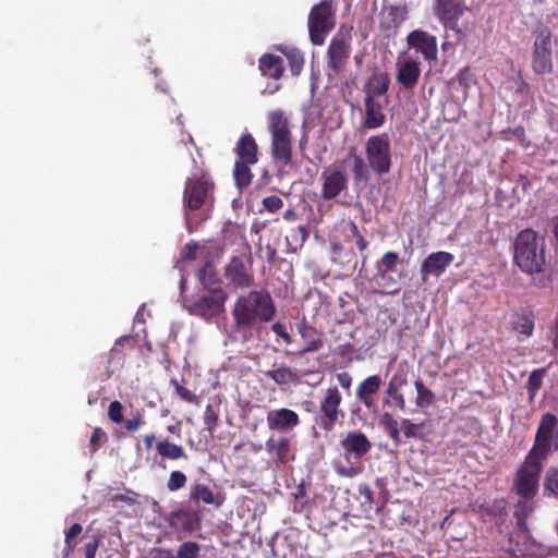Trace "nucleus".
<instances>
[{
  "instance_id": "f257e3e1",
  "label": "nucleus",
  "mask_w": 558,
  "mask_h": 558,
  "mask_svg": "<svg viewBox=\"0 0 558 558\" xmlns=\"http://www.w3.org/2000/svg\"><path fill=\"white\" fill-rule=\"evenodd\" d=\"M277 313L276 304L267 290H251L239 296L232 308L234 326L239 330L252 329L271 322Z\"/></svg>"
},
{
  "instance_id": "f03ea898",
  "label": "nucleus",
  "mask_w": 558,
  "mask_h": 558,
  "mask_svg": "<svg viewBox=\"0 0 558 558\" xmlns=\"http://www.w3.org/2000/svg\"><path fill=\"white\" fill-rule=\"evenodd\" d=\"M215 183L207 173L186 179L183 204L185 208L186 228L194 232L202 221L208 218L207 210L213 207Z\"/></svg>"
},
{
  "instance_id": "7ed1b4c3",
  "label": "nucleus",
  "mask_w": 558,
  "mask_h": 558,
  "mask_svg": "<svg viewBox=\"0 0 558 558\" xmlns=\"http://www.w3.org/2000/svg\"><path fill=\"white\" fill-rule=\"evenodd\" d=\"M270 134V155L279 170L293 166L292 132L290 119L282 109H275L267 114Z\"/></svg>"
},
{
  "instance_id": "20e7f679",
  "label": "nucleus",
  "mask_w": 558,
  "mask_h": 558,
  "mask_svg": "<svg viewBox=\"0 0 558 558\" xmlns=\"http://www.w3.org/2000/svg\"><path fill=\"white\" fill-rule=\"evenodd\" d=\"M514 262L527 274L539 272L545 265L544 240L532 229L518 233L514 241Z\"/></svg>"
},
{
  "instance_id": "39448f33",
  "label": "nucleus",
  "mask_w": 558,
  "mask_h": 558,
  "mask_svg": "<svg viewBox=\"0 0 558 558\" xmlns=\"http://www.w3.org/2000/svg\"><path fill=\"white\" fill-rule=\"evenodd\" d=\"M337 4L333 0H322L314 4L307 16V28L313 45H324L326 37L336 27Z\"/></svg>"
},
{
  "instance_id": "423d86ee",
  "label": "nucleus",
  "mask_w": 558,
  "mask_h": 558,
  "mask_svg": "<svg viewBox=\"0 0 558 558\" xmlns=\"http://www.w3.org/2000/svg\"><path fill=\"white\" fill-rule=\"evenodd\" d=\"M227 300V291L222 287H218L217 289L198 293L189 305H185V308L191 315L197 316L205 322H210L225 312Z\"/></svg>"
},
{
  "instance_id": "0eeeda50",
  "label": "nucleus",
  "mask_w": 558,
  "mask_h": 558,
  "mask_svg": "<svg viewBox=\"0 0 558 558\" xmlns=\"http://www.w3.org/2000/svg\"><path fill=\"white\" fill-rule=\"evenodd\" d=\"M368 167L377 175L390 172L392 167L391 143L387 133L372 135L365 143Z\"/></svg>"
},
{
  "instance_id": "6e6552de",
  "label": "nucleus",
  "mask_w": 558,
  "mask_h": 558,
  "mask_svg": "<svg viewBox=\"0 0 558 558\" xmlns=\"http://www.w3.org/2000/svg\"><path fill=\"white\" fill-rule=\"evenodd\" d=\"M223 277L234 289H247L254 286L253 257L248 245H246V253L233 256L225 266Z\"/></svg>"
},
{
  "instance_id": "1a4fd4ad",
  "label": "nucleus",
  "mask_w": 558,
  "mask_h": 558,
  "mask_svg": "<svg viewBox=\"0 0 558 558\" xmlns=\"http://www.w3.org/2000/svg\"><path fill=\"white\" fill-rule=\"evenodd\" d=\"M551 38L553 33L548 26L538 27L534 32L531 66L536 74L546 75L554 70Z\"/></svg>"
},
{
  "instance_id": "9d476101",
  "label": "nucleus",
  "mask_w": 558,
  "mask_h": 558,
  "mask_svg": "<svg viewBox=\"0 0 558 558\" xmlns=\"http://www.w3.org/2000/svg\"><path fill=\"white\" fill-rule=\"evenodd\" d=\"M542 468V459L527 453L514 480V489L521 498L536 495Z\"/></svg>"
},
{
  "instance_id": "9b49d317",
  "label": "nucleus",
  "mask_w": 558,
  "mask_h": 558,
  "mask_svg": "<svg viewBox=\"0 0 558 558\" xmlns=\"http://www.w3.org/2000/svg\"><path fill=\"white\" fill-rule=\"evenodd\" d=\"M342 396L337 387H329L325 390L319 401L320 415L316 418V423L323 430H332L340 418L344 416V412L340 408Z\"/></svg>"
},
{
  "instance_id": "f8f14e48",
  "label": "nucleus",
  "mask_w": 558,
  "mask_h": 558,
  "mask_svg": "<svg viewBox=\"0 0 558 558\" xmlns=\"http://www.w3.org/2000/svg\"><path fill=\"white\" fill-rule=\"evenodd\" d=\"M464 12L463 0H437L435 14L447 32H452L456 41H461L465 34L458 26V21Z\"/></svg>"
},
{
  "instance_id": "ddd939ff",
  "label": "nucleus",
  "mask_w": 558,
  "mask_h": 558,
  "mask_svg": "<svg viewBox=\"0 0 558 558\" xmlns=\"http://www.w3.org/2000/svg\"><path fill=\"white\" fill-rule=\"evenodd\" d=\"M558 420L555 414L546 413L541 417L535 441L529 454L545 459L551 452L554 430L557 427Z\"/></svg>"
},
{
  "instance_id": "4468645a",
  "label": "nucleus",
  "mask_w": 558,
  "mask_h": 558,
  "mask_svg": "<svg viewBox=\"0 0 558 558\" xmlns=\"http://www.w3.org/2000/svg\"><path fill=\"white\" fill-rule=\"evenodd\" d=\"M351 54L350 38L344 34H336L327 49V66L333 74L341 73Z\"/></svg>"
},
{
  "instance_id": "2eb2a0df",
  "label": "nucleus",
  "mask_w": 558,
  "mask_h": 558,
  "mask_svg": "<svg viewBox=\"0 0 558 558\" xmlns=\"http://www.w3.org/2000/svg\"><path fill=\"white\" fill-rule=\"evenodd\" d=\"M320 197L325 201L336 198L348 189V175L340 167L327 168L320 174Z\"/></svg>"
},
{
  "instance_id": "dca6fc26",
  "label": "nucleus",
  "mask_w": 558,
  "mask_h": 558,
  "mask_svg": "<svg viewBox=\"0 0 558 558\" xmlns=\"http://www.w3.org/2000/svg\"><path fill=\"white\" fill-rule=\"evenodd\" d=\"M266 422L270 430L288 433L301 424V418L295 411L281 408L268 411Z\"/></svg>"
},
{
  "instance_id": "f3484780",
  "label": "nucleus",
  "mask_w": 558,
  "mask_h": 558,
  "mask_svg": "<svg viewBox=\"0 0 558 558\" xmlns=\"http://www.w3.org/2000/svg\"><path fill=\"white\" fill-rule=\"evenodd\" d=\"M265 450L277 464H288L295 458L291 438L284 435L270 436L265 442Z\"/></svg>"
},
{
  "instance_id": "a211bd4d",
  "label": "nucleus",
  "mask_w": 558,
  "mask_h": 558,
  "mask_svg": "<svg viewBox=\"0 0 558 558\" xmlns=\"http://www.w3.org/2000/svg\"><path fill=\"white\" fill-rule=\"evenodd\" d=\"M410 48L421 52L428 61L437 59V40L436 37L429 35L427 32L416 29L411 32L407 37Z\"/></svg>"
},
{
  "instance_id": "6ab92c4d",
  "label": "nucleus",
  "mask_w": 558,
  "mask_h": 558,
  "mask_svg": "<svg viewBox=\"0 0 558 558\" xmlns=\"http://www.w3.org/2000/svg\"><path fill=\"white\" fill-rule=\"evenodd\" d=\"M340 446L347 454H352L356 460H361L372 449L371 440L361 430L347 433Z\"/></svg>"
},
{
  "instance_id": "aec40b11",
  "label": "nucleus",
  "mask_w": 558,
  "mask_h": 558,
  "mask_svg": "<svg viewBox=\"0 0 558 558\" xmlns=\"http://www.w3.org/2000/svg\"><path fill=\"white\" fill-rule=\"evenodd\" d=\"M453 258L451 253L445 251L429 254L421 265L422 280L426 281V277L429 275L439 277L453 262Z\"/></svg>"
},
{
  "instance_id": "412c9836",
  "label": "nucleus",
  "mask_w": 558,
  "mask_h": 558,
  "mask_svg": "<svg viewBox=\"0 0 558 558\" xmlns=\"http://www.w3.org/2000/svg\"><path fill=\"white\" fill-rule=\"evenodd\" d=\"M396 80L405 89H413L420 80V63L413 59H405L396 63Z\"/></svg>"
},
{
  "instance_id": "4be33fe9",
  "label": "nucleus",
  "mask_w": 558,
  "mask_h": 558,
  "mask_svg": "<svg viewBox=\"0 0 558 558\" xmlns=\"http://www.w3.org/2000/svg\"><path fill=\"white\" fill-rule=\"evenodd\" d=\"M236 161H244L248 163H257L258 161V146L255 138L250 133L242 134L238 140L234 148Z\"/></svg>"
},
{
  "instance_id": "5701e85b",
  "label": "nucleus",
  "mask_w": 558,
  "mask_h": 558,
  "mask_svg": "<svg viewBox=\"0 0 558 558\" xmlns=\"http://www.w3.org/2000/svg\"><path fill=\"white\" fill-rule=\"evenodd\" d=\"M381 384V378L378 375H371L366 377L356 388V399L365 408L371 409L374 405L373 396L379 391Z\"/></svg>"
},
{
  "instance_id": "b1692460",
  "label": "nucleus",
  "mask_w": 558,
  "mask_h": 558,
  "mask_svg": "<svg viewBox=\"0 0 558 558\" xmlns=\"http://www.w3.org/2000/svg\"><path fill=\"white\" fill-rule=\"evenodd\" d=\"M364 105L365 116L363 125L369 130L380 128L386 121V116L379 101L372 96H365Z\"/></svg>"
},
{
  "instance_id": "393cba45",
  "label": "nucleus",
  "mask_w": 558,
  "mask_h": 558,
  "mask_svg": "<svg viewBox=\"0 0 558 558\" xmlns=\"http://www.w3.org/2000/svg\"><path fill=\"white\" fill-rule=\"evenodd\" d=\"M390 85V77L387 72L375 69L364 85L365 96L373 98L384 96Z\"/></svg>"
},
{
  "instance_id": "a878e982",
  "label": "nucleus",
  "mask_w": 558,
  "mask_h": 558,
  "mask_svg": "<svg viewBox=\"0 0 558 558\" xmlns=\"http://www.w3.org/2000/svg\"><path fill=\"white\" fill-rule=\"evenodd\" d=\"M407 385V375L404 373L395 374L386 389V395L391 398V401L387 400L386 403L388 405L398 408L401 411L405 409V399L404 396L400 392V389Z\"/></svg>"
},
{
  "instance_id": "bb28decb",
  "label": "nucleus",
  "mask_w": 558,
  "mask_h": 558,
  "mask_svg": "<svg viewBox=\"0 0 558 558\" xmlns=\"http://www.w3.org/2000/svg\"><path fill=\"white\" fill-rule=\"evenodd\" d=\"M532 510V506L524 498L519 500L515 506L514 518L517 520L518 537L523 541H527L531 537L526 520Z\"/></svg>"
},
{
  "instance_id": "cd10ccee",
  "label": "nucleus",
  "mask_w": 558,
  "mask_h": 558,
  "mask_svg": "<svg viewBox=\"0 0 558 558\" xmlns=\"http://www.w3.org/2000/svg\"><path fill=\"white\" fill-rule=\"evenodd\" d=\"M258 68L263 75L279 80L283 74V61L279 56L266 53L260 57Z\"/></svg>"
},
{
  "instance_id": "c85d7f7f",
  "label": "nucleus",
  "mask_w": 558,
  "mask_h": 558,
  "mask_svg": "<svg viewBox=\"0 0 558 558\" xmlns=\"http://www.w3.org/2000/svg\"><path fill=\"white\" fill-rule=\"evenodd\" d=\"M299 332L302 339L305 341V345L300 350V354L308 352H317L324 347V341L317 336V331L314 327L306 324L299 326Z\"/></svg>"
},
{
  "instance_id": "c756f323",
  "label": "nucleus",
  "mask_w": 558,
  "mask_h": 558,
  "mask_svg": "<svg viewBox=\"0 0 558 558\" xmlns=\"http://www.w3.org/2000/svg\"><path fill=\"white\" fill-rule=\"evenodd\" d=\"M156 450L162 459L171 461L187 459L184 448L181 445L170 441L168 438L158 440L156 442Z\"/></svg>"
},
{
  "instance_id": "7c9ffc66",
  "label": "nucleus",
  "mask_w": 558,
  "mask_h": 558,
  "mask_svg": "<svg viewBox=\"0 0 558 558\" xmlns=\"http://www.w3.org/2000/svg\"><path fill=\"white\" fill-rule=\"evenodd\" d=\"M265 376L272 379L277 385L284 386L290 384H299L300 376L286 364H281L279 367L265 372Z\"/></svg>"
},
{
  "instance_id": "2f4dec72",
  "label": "nucleus",
  "mask_w": 558,
  "mask_h": 558,
  "mask_svg": "<svg viewBox=\"0 0 558 558\" xmlns=\"http://www.w3.org/2000/svg\"><path fill=\"white\" fill-rule=\"evenodd\" d=\"M198 279L205 291L217 289L221 287V281L214 268L213 260H206L204 266L198 271Z\"/></svg>"
},
{
  "instance_id": "473e14b6",
  "label": "nucleus",
  "mask_w": 558,
  "mask_h": 558,
  "mask_svg": "<svg viewBox=\"0 0 558 558\" xmlns=\"http://www.w3.org/2000/svg\"><path fill=\"white\" fill-rule=\"evenodd\" d=\"M190 498L196 504L203 501L206 505H216V507H220L222 504V500H217L214 492L205 484H195L192 486Z\"/></svg>"
},
{
  "instance_id": "72a5a7b5",
  "label": "nucleus",
  "mask_w": 558,
  "mask_h": 558,
  "mask_svg": "<svg viewBox=\"0 0 558 558\" xmlns=\"http://www.w3.org/2000/svg\"><path fill=\"white\" fill-rule=\"evenodd\" d=\"M254 163H248L244 161H235L233 168V178L236 187L242 191L246 189L253 180V173L251 171V166Z\"/></svg>"
},
{
  "instance_id": "f704fd0d",
  "label": "nucleus",
  "mask_w": 558,
  "mask_h": 558,
  "mask_svg": "<svg viewBox=\"0 0 558 558\" xmlns=\"http://www.w3.org/2000/svg\"><path fill=\"white\" fill-rule=\"evenodd\" d=\"M169 525L175 531L191 532L193 530L192 517L187 511H172L169 517Z\"/></svg>"
},
{
  "instance_id": "c9c22d12",
  "label": "nucleus",
  "mask_w": 558,
  "mask_h": 558,
  "mask_svg": "<svg viewBox=\"0 0 558 558\" xmlns=\"http://www.w3.org/2000/svg\"><path fill=\"white\" fill-rule=\"evenodd\" d=\"M401 428L403 430L404 437L408 439L414 438V439H424L427 432L426 428L428 427V422L423 421L421 423H413L409 418H402L401 420Z\"/></svg>"
},
{
  "instance_id": "e433bc0d",
  "label": "nucleus",
  "mask_w": 558,
  "mask_h": 558,
  "mask_svg": "<svg viewBox=\"0 0 558 558\" xmlns=\"http://www.w3.org/2000/svg\"><path fill=\"white\" fill-rule=\"evenodd\" d=\"M352 175L355 184L366 183L371 178L372 169L368 167V162L359 155L353 157Z\"/></svg>"
},
{
  "instance_id": "4c0bfd02",
  "label": "nucleus",
  "mask_w": 558,
  "mask_h": 558,
  "mask_svg": "<svg viewBox=\"0 0 558 558\" xmlns=\"http://www.w3.org/2000/svg\"><path fill=\"white\" fill-rule=\"evenodd\" d=\"M414 387L417 393L415 398L416 407L420 409L429 408L435 402V393L424 385L422 379L415 380Z\"/></svg>"
},
{
  "instance_id": "58836bf2",
  "label": "nucleus",
  "mask_w": 558,
  "mask_h": 558,
  "mask_svg": "<svg viewBox=\"0 0 558 558\" xmlns=\"http://www.w3.org/2000/svg\"><path fill=\"white\" fill-rule=\"evenodd\" d=\"M534 318L531 315H518L512 322V328L515 332L525 337H531L534 331Z\"/></svg>"
},
{
  "instance_id": "ea45409f",
  "label": "nucleus",
  "mask_w": 558,
  "mask_h": 558,
  "mask_svg": "<svg viewBox=\"0 0 558 558\" xmlns=\"http://www.w3.org/2000/svg\"><path fill=\"white\" fill-rule=\"evenodd\" d=\"M400 264V257L397 252H386L381 258L376 263L377 271L396 272L398 265Z\"/></svg>"
},
{
  "instance_id": "a19ab883",
  "label": "nucleus",
  "mask_w": 558,
  "mask_h": 558,
  "mask_svg": "<svg viewBox=\"0 0 558 558\" xmlns=\"http://www.w3.org/2000/svg\"><path fill=\"white\" fill-rule=\"evenodd\" d=\"M545 373H546L545 368H538V369H534L530 374L527 383H526V389H527L529 398L531 401L535 398L538 390L541 389V387L543 385V378H544Z\"/></svg>"
},
{
  "instance_id": "79ce46f5",
  "label": "nucleus",
  "mask_w": 558,
  "mask_h": 558,
  "mask_svg": "<svg viewBox=\"0 0 558 558\" xmlns=\"http://www.w3.org/2000/svg\"><path fill=\"white\" fill-rule=\"evenodd\" d=\"M381 425L396 446L400 444L399 422L390 414L386 413L381 418Z\"/></svg>"
},
{
  "instance_id": "37998d69",
  "label": "nucleus",
  "mask_w": 558,
  "mask_h": 558,
  "mask_svg": "<svg viewBox=\"0 0 558 558\" xmlns=\"http://www.w3.org/2000/svg\"><path fill=\"white\" fill-rule=\"evenodd\" d=\"M82 531H83V527L80 523H74L73 525L70 526L69 530L65 531V539H64L65 554H70L75 549V547L77 545V537L80 536Z\"/></svg>"
},
{
  "instance_id": "c03bdc74",
  "label": "nucleus",
  "mask_w": 558,
  "mask_h": 558,
  "mask_svg": "<svg viewBox=\"0 0 558 558\" xmlns=\"http://www.w3.org/2000/svg\"><path fill=\"white\" fill-rule=\"evenodd\" d=\"M187 483V476L179 470L172 471L167 480V489L170 492H177L185 487Z\"/></svg>"
},
{
  "instance_id": "a18cd8bd",
  "label": "nucleus",
  "mask_w": 558,
  "mask_h": 558,
  "mask_svg": "<svg viewBox=\"0 0 558 558\" xmlns=\"http://www.w3.org/2000/svg\"><path fill=\"white\" fill-rule=\"evenodd\" d=\"M201 546L196 542H184L180 545L175 558H198Z\"/></svg>"
},
{
  "instance_id": "49530a36",
  "label": "nucleus",
  "mask_w": 558,
  "mask_h": 558,
  "mask_svg": "<svg viewBox=\"0 0 558 558\" xmlns=\"http://www.w3.org/2000/svg\"><path fill=\"white\" fill-rule=\"evenodd\" d=\"M377 278L380 280L379 286L385 289L392 288L389 291H383V294H396L399 292V288H397V280L391 276V272H386L384 270L377 271Z\"/></svg>"
},
{
  "instance_id": "de8ad7c7",
  "label": "nucleus",
  "mask_w": 558,
  "mask_h": 558,
  "mask_svg": "<svg viewBox=\"0 0 558 558\" xmlns=\"http://www.w3.org/2000/svg\"><path fill=\"white\" fill-rule=\"evenodd\" d=\"M205 428L213 434L218 425L219 415L211 404H208L204 412Z\"/></svg>"
},
{
  "instance_id": "09e8293b",
  "label": "nucleus",
  "mask_w": 558,
  "mask_h": 558,
  "mask_svg": "<svg viewBox=\"0 0 558 558\" xmlns=\"http://www.w3.org/2000/svg\"><path fill=\"white\" fill-rule=\"evenodd\" d=\"M287 58L290 65V71L293 75H299L303 69L304 65V58L303 56L296 51L292 50L287 53Z\"/></svg>"
},
{
  "instance_id": "8fccbe9b",
  "label": "nucleus",
  "mask_w": 558,
  "mask_h": 558,
  "mask_svg": "<svg viewBox=\"0 0 558 558\" xmlns=\"http://www.w3.org/2000/svg\"><path fill=\"white\" fill-rule=\"evenodd\" d=\"M107 439L106 432L101 427H95L89 439V451L95 453Z\"/></svg>"
},
{
  "instance_id": "3c124183",
  "label": "nucleus",
  "mask_w": 558,
  "mask_h": 558,
  "mask_svg": "<svg viewBox=\"0 0 558 558\" xmlns=\"http://www.w3.org/2000/svg\"><path fill=\"white\" fill-rule=\"evenodd\" d=\"M123 422L128 433H135L145 424V416L143 412L136 411L132 417Z\"/></svg>"
},
{
  "instance_id": "603ef678",
  "label": "nucleus",
  "mask_w": 558,
  "mask_h": 558,
  "mask_svg": "<svg viewBox=\"0 0 558 558\" xmlns=\"http://www.w3.org/2000/svg\"><path fill=\"white\" fill-rule=\"evenodd\" d=\"M108 417L111 422L120 424L124 421L123 405L120 401L114 400L108 407Z\"/></svg>"
},
{
  "instance_id": "864d4df0",
  "label": "nucleus",
  "mask_w": 558,
  "mask_h": 558,
  "mask_svg": "<svg viewBox=\"0 0 558 558\" xmlns=\"http://www.w3.org/2000/svg\"><path fill=\"white\" fill-rule=\"evenodd\" d=\"M294 502H293V510L295 512H301L304 510L307 500H306V489L304 485H299L295 488V492L293 493Z\"/></svg>"
},
{
  "instance_id": "5fc2aeb1",
  "label": "nucleus",
  "mask_w": 558,
  "mask_h": 558,
  "mask_svg": "<svg viewBox=\"0 0 558 558\" xmlns=\"http://www.w3.org/2000/svg\"><path fill=\"white\" fill-rule=\"evenodd\" d=\"M348 226L350 228L351 235L356 240L359 251L363 253L368 246V241L362 235L357 225L353 220H350Z\"/></svg>"
},
{
  "instance_id": "6e6d98bb",
  "label": "nucleus",
  "mask_w": 558,
  "mask_h": 558,
  "mask_svg": "<svg viewBox=\"0 0 558 558\" xmlns=\"http://www.w3.org/2000/svg\"><path fill=\"white\" fill-rule=\"evenodd\" d=\"M172 384L174 385V389H175V392L178 396H180V398L189 403H197L198 402V398L197 396L191 391L190 389H187L186 387L180 385L178 381L175 380H172Z\"/></svg>"
},
{
  "instance_id": "4d7b16f0",
  "label": "nucleus",
  "mask_w": 558,
  "mask_h": 558,
  "mask_svg": "<svg viewBox=\"0 0 558 558\" xmlns=\"http://www.w3.org/2000/svg\"><path fill=\"white\" fill-rule=\"evenodd\" d=\"M545 487L558 497V469H550L547 471Z\"/></svg>"
},
{
  "instance_id": "13d9d810",
  "label": "nucleus",
  "mask_w": 558,
  "mask_h": 558,
  "mask_svg": "<svg viewBox=\"0 0 558 558\" xmlns=\"http://www.w3.org/2000/svg\"><path fill=\"white\" fill-rule=\"evenodd\" d=\"M546 337L553 343L555 353H558V314L554 320L547 326Z\"/></svg>"
},
{
  "instance_id": "bf43d9fd",
  "label": "nucleus",
  "mask_w": 558,
  "mask_h": 558,
  "mask_svg": "<svg viewBox=\"0 0 558 558\" xmlns=\"http://www.w3.org/2000/svg\"><path fill=\"white\" fill-rule=\"evenodd\" d=\"M262 203L269 213H277L283 207V201L277 195L267 196Z\"/></svg>"
},
{
  "instance_id": "052dcab7",
  "label": "nucleus",
  "mask_w": 558,
  "mask_h": 558,
  "mask_svg": "<svg viewBox=\"0 0 558 558\" xmlns=\"http://www.w3.org/2000/svg\"><path fill=\"white\" fill-rule=\"evenodd\" d=\"M335 471L338 475L343 477H354L357 474L361 473V468L354 466V465H342V464H336Z\"/></svg>"
},
{
  "instance_id": "680f3d73",
  "label": "nucleus",
  "mask_w": 558,
  "mask_h": 558,
  "mask_svg": "<svg viewBox=\"0 0 558 558\" xmlns=\"http://www.w3.org/2000/svg\"><path fill=\"white\" fill-rule=\"evenodd\" d=\"M331 253H332V260L338 262L340 264H344V260L342 258V254L344 253V257H352L354 256L353 251L344 252V248L342 244L340 243H332L331 244Z\"/></svg>"
},
{
  "instance_id": "e2e57ef3",
  "label": "nucleus",
  "mask_w": 558,
  "mask_h": 558,
  "mask_svg": "<svg viewBox=\"0 0 558 558\" xmlns=\"http://www.w3.org/2000/svg\"><path fill=\"white\" fill-rule=\"evenodd\" d=\"M100 539L94 536L92 541L87 542L83 546L84 558H95L98 550Z\"/></svg>"
},
{
  "instance_id": "0e129e2a",
  "label": "nucleus",
  "mask_w": 558,
  "mask_h": 558,
  "mask_svg": "<svg viewBox=\"0 0 558 558\" xmlns=\"http://www.w3.org/2000/svg\"><path fill=\"white\" fill-rule=\"evenodd\" d=\"M271 330L278 337H280L287 344H290L292 342V337L287 331V327L284 324L277 322V323L272 324Z\"/></svg>"
},
{
  "instance_id": "69168bd1",
  "label": "nucleus",
  "mask_w": 558,
  "mask_h": 558,
  "mask_svg": "<svg viewBox=\"0 0 558 558\" xmlns=\"http://www.w3.org/2000/svg\"><path fill=\"white\" fill-rule=\"evenodd\" d=\"M198 250L197 243H187L181 251L182 260H194Z\"/></svg>"
},
{
  "instance_id": "338daca9",
  "label": "nucleus",
  "mask_w": 558,
  "mask_h": 558,
  "mask_svg": "<svg viewBox=\"0 0 558 558\" xmlns=\"http://www.w3.org/2000/svg\"><path fill=\"white\" fill-rule=\"evenodd\" d=\"M149 558H175L171 549L155 547L149 551Z\"/></svg>"
},
{
  "instance_id": "774afa93",
  "label": "nucleus",
  "mask_w": 558,
  "mask_h": 558,
  "mask_svg": "<svg viewBox=\"0 0 558 558\" xmlns=\"http://www.w3.org/2000/svg\"><path fill=\"white\" fill-rule=\"evenodd\" d=\"M359 494L364 499L365 502H374V493L368 484H361L359 486Z\"/></svg>"
}]
</instances>
